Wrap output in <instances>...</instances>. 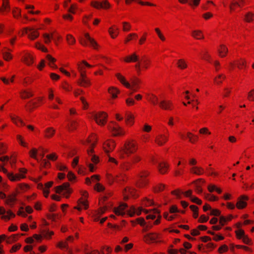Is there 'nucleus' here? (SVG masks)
I'll return each instance as SVG.
<instances>
[{
    "instance_id": "nucleus-11",
    "label": "nucleus",
    "mask_w": 254,
    "mask_h": 254,
    "mask_svg": "<svg viewBox=\"0 0 254 254\" xmlns=\"http://www.w3.org/2000/svg\"><path fill=\"white\" fill-rule=\"evenodd\" d=\"M109 127L114 136H122L125 134L123 129L115 124L112 123L109 126Z\"/></svg>"
},
{
    "instance_id": "nucleus-38",
    "label": "nucleus",
    "mask_w": 254,
    "mask_h": 254,
    "mask_svg": "<svg viewBox=\"0 0 254 254\" xmlns=\"http://www.w3.org/2000/svg\"><path fill=\"white\" fill-rule=\"evenodd\" d=\"M192 36L196 39H200L203 38L202 32L199 30H194L192 32Z\"/></svg>"
},
{
    "instance_id": "nucleus-13",
    "label": "nucleus",
    "mask_w": 254,
    "mask_h": 254,
    "mask_svg": "<svg viewBox=\"0 0 254 254\" xmlns=\"http://www.w3.org/2000/svg\"><path fill=\"white\" fill-rule=\"evenodd\" d=\"M249 199V197L246 195H241L238 199L236 203V207L239 209H242L246 207L247 203V200Z\"/></svg>"
},
{
    "instance_id": "nucleus-62",
    "label": "nucleus",
    "mask_w": 254,
    "mask_h": 254,
    "mask_svg": "<svg viewBox=\"0 0 254 254\" xmlns=\"http://www.w3.org/2000/svg\"><path fill=\"white\" fill-rule=\"evenodd\" d=\"M123 30L124 31H128L130 30L131 26L127 22H124L123 23Z\"/></svg>"
},
{
    "instance_id": "nucleus-17",
    "label": "nucleus",
    "mask_w": 254,
    "mask_h": 254,
    "mask_svg": "<svg viewBox=\"0 0 254 254\" xmlns=\"http://www.w3.org/2000/svg\"><path fill=\"white\" fill-rule=\"evenodd\" d=\"M127 207V205L126 203H122L118 207L114 208V212L117 215H124L125 214V209Z\"/></svg>"
},
{
    "instance_id": "nucleus-56",
    "label": "nucleus",
    "mask_w": 254,
    "mask_h": 254,
    "mask_svg": "<svg viewBox=\"0 0 254 254\" xmlns=\"http://www.w3.org/2000/svg\"><path fill=\"white\" fill-rule=\"evenodd\" d=\"M3 59L5 61H9L12 59L11 55L8 52H4L2 53Z\"/></svg>"
},
{
    "instance_id": "nucleus-21",
    "label": "nucleus",
    "mask_w": 254,
    "mask_h": 254,
    "mask_svg": "<svg viewBox=\"0 0 254 254\" xmlns=\"http://www.w3.org/2000/svg\"><path fill=\"white\" fill-rule=\"evenodd\" d=\"M168 139V136L166 135L160 134L155 139L156 143L160 146L163 145Z\"/></svg>"
},
{
    "instance_id": "nucleus-47",
    "label": "nucleus",
    "mask_w": 254,
    "mask_h": 254,
    "mask_svg": "<svg viewBox=\"0 0 254 254\" xmlns=\"http://www.w3.org/2000/svg\"><path fill=\"white\" fill-rule=\"evenodd\" d=\"M177 64L178 66L181 69H184L187 67V64L183 59L178 60Z\"/></svg>"
},
{
    "instance_id": "nucleus-30",
    "label": "nucleus",
    "mask_w": 254,
    "mask_h": 254,
    "mask_svg": "<svg viewBox=\"0 0 254 254\" xmlns=\"http://www.w3.org/2000/svg\"><path fill=\"white\" fill-rule=\"evenodd\" d=\"M228 50L227 48L223 45H221L220 46V49H218L219 56L221 57H225L227 53H228Z\"/></svg>"
},
{
    "instance_id": "nucleus-35",
    "label": "nucleus",
    "mask_w": 254,
    "mask_h": 254,
    "mask_svg": "<svg viewBox=\"0 0 254 254\" xmlns=\"http://www.w3.org/2000/svg\"><path fill=\"white\" fill-rule=\"evenodd\" d=\"M21 97L23 99L29 98L33 96L32 92L27 90H23L20 92Z\"/></svg>"
},
{
    "instance_id": "nucleus-31",
    "label": "nucleus",
    "mask_w": 254,
    "mask_h": 254,
    "mask_svg": "<svg viewBox=\"0 0 254 254\" xmlns=\"http://www.w3.org/2000/svg\"><path fill=\"white\" fill-rule=\"evenodd\" d=\"M84 36L86 39L90 43L91 46L96 49L97 46L96 42L93 38H91L88 33L85 34Z\"/></svg>"
},
{
    "instance_id": "nucleus-7",
    "label": "nucleus",
    "mask_w": 254,
    "mask_h": 254,
    "mask_svg": "<svg viewBox=\"0 0 254 254\" xmlns=\"http://www.w3.org/2000/svg\"><path fill=\"white\" fill-rule=\"evenodd\" d=\"M92 116L96 123L99 125H104L108 117L106 112H93Z\"/></svg>"
},
{
    "instance_id": "nucleus-24",
    "label": "nucleus",
    "mask_w": 254,
    "mask_h": 254,
    "mask_svg": "<svg viewBox=\"0 0 254 254\" xmlns=\"http://www.w3.org/2000/svg\"><path fill=\"white\" fill-rule=\"evenodd\" d=\"M42 97H38L35 100L30 101L29 102V106L32 108H36L40 105V102L42 101Z\"/></svg>"
},
{
    "instance_id": "nucleus-40",
    "label": "nucleus",
    "mask_w": 254,
    "mask_h": 254,
    "mask_svg": "<svg viewBox=\"0 0 254 254\" xmlns=\"http://www.w3.org/2000/svg\"><path fill=\"white\" fill-rule=\"evenodd\" d=\"M38 153V150L36 148H33L29 151V155L30 156L36 160L37 161H39V159L37 158V155Z\"/></svg>"
},
{
    "instance_id": "nucleus-57",
    "label": "nucleus",
    "mask_w": 254,
    "mask_h": 254,
    "mask_svg": "<svg viewBox=\"0 0 254 254\" xmlns=\"http://www.w3.org/2000/svg\"><path fill=\"white\" fill-rule=\"evenodd\" d=\"M209 217L206 216L204 215H202L200 216L198 219V222L199 223H205L208 220Z\"/></svg>"
},
{
    "instance_id": "nucleus-50",
    "label": "nucleus",
    "mask_w": 254,
    "mask_h": 254,
    "mask_svg": "<svg viewBox=\"0 0 254 254\" xmlns=\"http://www.w3.org/2000/svg\"><path fill=\"white\" fill-rule=\"evenodd\" d=\"M77 127V123L74 121H71L68 126V129L69 131L74 130Z\"/></svg>"
},
{
    "instance_id": "nucleus-12",
    "label": "nucleus",
    "mask_w": 254,
    "mask_h": 254,
    "mask_svg": "<svg viewBox=\"0 0 254 254\" xmlns=\"http://www.w3.org/2000/svg\"><path fill=\"white\" fill-rule=\"evenodd\" d=\"M116 146L115 142L112 140H107L103 145V148L106 153L112 151Z\"/></svg>"
},
{
    "instance_id": "nucleus-61",
    "label": "nucleus",
    "mask_w": 254,
    "mask_h": 254,
    "mask_svg": "<svg viewBox=\"0 0 254 254\" xmlns=\"http://www.w3.org/2000/svg\"><path fill=\"white\" fill-rule=\"evenodd\" d=\"M67 41L69 44H73L75 43V40L71 35H68L66 37Z\"/></svg>"
},
{
    "instance_id": "nucleus-43",
    "label": "nucleus",
    "mask_w": 254,
    "mask_h": 254,
    "mask_svg": "<svg viewBox=\"0 0 254 254\" xmlns=\"http://www.w3.org/2000/svg\"><path fill=\"white\" fill-rule=\"evenodd\" d=\"M77 203L78 205L80 204L83 205L85 209H87L88 208V204L87 199H84L83 197L80 198L78 200Z\"/></svg>"
},
{
    "instance_id": "nucleus-15",
    "label": "nucleus",
    "mask_w": 254,
    "mask_h": 254,
    "mask_svg": "<svg viewBox=\"0 0 254 254\" xmlns=\"http://www.w3.org/2000/svg\"><path fill=\"white\" fill-rule=\"evenodd\" d=\"M2 172L7 175L8 178L11 181H16L20 180L21 178L22 177L21 175H19V174H16L14 175L13 173H8L7 170L2 167Z\"/></svg>"
},
{
    "instance_id": "nucleus-10",
    "label": "nucleus",
    "mask_w": 254,
    "mask_h": 254,
    "mask_svg": "<svg viewBox=\"0 0 254 254\" xmlns=\"http://www.w3.org/2000/svg\"><path fill=\"white\" fill-rule=\"evenodd\" d=\"M91 5L97 9H107L110 7V4L107 0H104L101 2L98 1H92L91 2Z\"/></svg>"
},
{
    "instance_id": "nucleus-25",
    "label": "nucleus",
    "mask_w": 254,
    "mask_h": 254,
    "mask_svg": "<svg viewBox=\"0 0 254 254\" xmlns=\"http://www.w3.org/2000/svg\"><path fill=\"white\" fill-rule=\"evenodd\" d=\"M55 133V130L53 127H48L45 131V137L48 138L52 137Z\"/></svg>"
},
{
    "instance_id": "nucleus-1",
    "label": "nucleus",
    "mask_w": 254,
    "mask_h": 254,
    "mask_svg": "<svg viewBox=\"0 0 254 254\" xmlns=\"http://www.w3.org/2000/svg\"><path fill=\"white\" fill-rule=\"evenodd\" d=\"M137 149V147L135 142L133 141H127L125 143L124 146L118 152V154L120 158L124 159L125 157V155L128 156L130 154L134 153Z\"/></svg>"
},
{
    "instance_id": "nucleus-26",
    "label": "nucleus",
    "mask_w": 254,
    "mask_h": 254,
    "mask_svg": "<svg viewBox=\"0 0 254 254\" xmlns=\"http://www.w3.org/2000/svg\"><path fill=\"white\" fill-rule=\"evenodd\" d=\"M198 182H201L202 183H204V180L202 179H199L197 180L194 182V183L196 184L195 188V191L197 193L200 194L202 192V190L201 186L198 184Z\"/></svg>"
},
{
    "instance_id": "nucleus-63",
    "label": "nucleus",
    "mask_w": 254,
    "mask_h": 254,
    "mask_svg": "<svg viewBox=\"0 0 254 254\" xmlns=\"http://www.w3.org/2000/svg\"><path fill=\"white\" fill-rule=\"evenodd\" d=\"M143 204L144 205H146V206H147L153 205L154 202L152 199H148L145 198L143 201Z\"/></svg>"
},
{
    "instance_id": "nucleus-49",
    "label": "nucleus",
    "mask_w": 254,
    "mask_h": 254,
    "mask_svg": "<svg viewBox=\"0 0 254 254\" xmlns=\"http://www.w3.org/2000/svg\"><path fill=\"white\" fill-rule=\"evenodd\" d=\"M17 139L18 141L19 144L24 147H27V143L24 142L23 140L22 137L20 135H17L16 136Z\"/></svg>"
},
{
    "instance_id": "nucleus-9",
    "label": "nucleus",
    "mask_w": 254,
    "mask_h": 254,
    "mask_svg": "<svg viewBox=\"0 0 254 254\" xmlns=\"http://www.w3.org/2000/svg\"><path fill=\"white\" fill-rule=\"evenodd\" d=\"M124 199L125 200L128 199L129 196L137 197L138 194H136V190L131 187L126 188L123 191Z\"/></svg>"
},
{
    "instance_id": "nucleus-3",
    "label": "nucleus",
    "mask_w": 254,
    "mask_h": 254,
    "mask_svg": "<svg viewBox=\"0 0 254 254\" xmlns=\"http://www.w3.org/2000/svg\"><path fill=\"white\" fill-rule=\"evenodd\" d=\"M116 76L123 85L127 88L132 90L133 92L136 91L137 89L139 88L138 84L140 82V81L138 79L136 78L132 79L131 80V86L130 83L126 81L125 77L120 74H117Z\"/></svg>"
},
{
    "instance_id": "nucleus-36",
    "label": "nucleus",
    "mask_w": 254,
    "mask_h": 254,
    "mask_svg": "<svg viewBox=\"0 0 254 254\" xmlns=\"http://www.w3.org/2000/svg\"><path fill=\"white\" fill-rule=\"evenodd\" d=\"M11 119L12 122L17 126H24L25 124L18 117L11 116Z\"/></svg>"
},
{
    "instance_id": "nucleus-28",
    "label": "nucleus",
    "mask_w": 254,
    "mask_h": 254,
    "mask_svg": "<svg viewBox=\"0 0 254 254\" xmlns=\"http://www.w3.org/2000/svg\"><path fill=\"white\" fill-rule=\"evenodd\" d=\"M33 58L30 54H26L23 58V61L27 64L31 65L33 63Z\"/></svg>"
},
{
    "instance_id": "nucleus-20",
    "label": "nucleus",
    "mask_w": 254,
    "mask_h": 254,
    "mask_svg": "<svg viewBox=\"0 0 254 254\" xmlns=\"http://www.w3.org/2000/svg\"><path fill=\"white\" fill-rule=\"evenodd\" d=\"M144 211L145 213H148V210L145 209H143L141 207H139L137 211H135V207L133 206H132L130 207L129 209L127 211V213L130 216L132 217L134 215L135 213H136L137 215H139L141 214V211Z\"/></svg>"
},
{
    "instance_id": "nucleus-4",
    "label": "nucleus",
    "mask_w": 254,
    "mask_h": 254,
    "mask_svg": "<svg viewBox=\"0 0 254 254\" xmlns=\"http://www.w3.org/2000/svg\"><path fill=\"white\" fill-rule=\"evenodd\" d=\"M148 99L153 104H158L162 110H171L174 109L171 102L165 100L159 101L158 98L154 95L149 96Z\"/></svg>"
},
{
    "instance_id": "nucleus-32",
    "label": "nucleus",
    "mask_w": 254,
    "mask_h": 254,
    "mask_svg": "<svg viewBox=\"0 0 254 254\" xmlns=\"http://www.w3.org/2000/svg\"><path fill=\"white\" fill-rule=\"evenodd\" d=\"M125 121L128 126H132L134 123V116L131 114H127L126 116Z\"/></svg>"
},
{
    "instance_id": "nucleus-23",
    "label": "nucleus",
    "mask_w": 254,
    "mask_h": 254,
    "mask_svg": "<svg viewBox=\"0 0 254 254\" xmlns=\"http://www.w3.org/2000/svg\"><path fill=\"white\" fill-rule=\"evenodd\" d=\"M158 170L162 174L166 173L168 169V165L165 162H161L159 164Z\"/></svg>"
},
{
    "instance_id": "nucleus-48",
    "label": "nucleus",
    "mask_w": 254,
    "mask_h": 254,
    "mask_svg": "<svg viewBox=\"0 0 254 254\" xmlns=\"http://www.w3.org/2000/svg\"><path fill=\"white\" fill-rule=\"evenodd\" d=\"M165 188V185L162 184H158L155 186L154 188V191L155 192H159L164 190Z\"/></svg>"
},
{
    "instance_id": "nucleus-53",
    "label": "nucleus",
    "mask_w": 254,
    "mask_h": 254,
    "mask_svg": "<svg viewBox=\"0 0 254 254\" xmlns=\"http://www.w3.org/2000/svg\"><path fill=\"white\" fill-rule=\"evenodd\" d=\"M94 189L97 191L101 192L105 190V187L100 183H97L94 187Z\"/></svg>"
},
{
    "instance_id": "nucleus-33",
    "label": "nucleus",
    "mask_w": 254,
    "mask_h": 254,
    "mask_svg": "<svg viewBox=\"0 0 254 254\" xmlns=\"http://www.w3.org/2000/svg\"><path fill=\"white\" fill-rule=\"evenodd\" d=\"M190 171L195 174L197 175H201L204 173V170L201 167H192Z\"/></svg>"
},
{
    "instance_id": "nucleus-59",
    "label": "nucleus",
    "mask_w": 254,
    "mask_h": 254,
    "mask_svg": "<svg viewBox=\"0 0 254 254\" xmlns=\"http://www.w3.org/2000/svg\"><path fill=\"white\" fill-rule=\"evenodd\" d=\"M248 99L249 101H254V89L250 91L248 94Z\"/></svg>"
},
{
    "instance_id": "nucleus-37",
    "label": "nucleus",
    "mask_w": 254,
    "mask_h": 254,
    "mask_svg": "<svg viewBox=\"0 0 254 254\" xmlns=\"http://www.w3.org/2000/svg\"><path fill=\"white\" fill-rule=\"evenodd\" d=\"M5 213H6V214L2 215L1 218L6 221L9 220L11 217L13 218L15 216V214L10 210L7 211Z\"/></svg>"
},
{
    "instance_id": "nucleus-46",
    "label": "nucleus",
    "mask_w": 254,
    "mask_h": 254,
    "mask_svg": "<svg viewBox=\"0 0 254 254\" xmlns=\"http://www.w3.org/2000/svg\"><path fill=\"white\" fill-rule=\"evenodd\" d=\"M235 233L236 234V236L238 239H241L243 238V237L245 235V232L242 229H238L235 231Z\"/></svg>"
},
{
    "instance_id": "nucleus-14",
    "label": "nucleus",
    "mask_w": 254,
    "mask_h": 254,
    "mask_svg": "<svg viewBox=\"0 0 254 254\" xmlns=\"http://www.w3.org/2000/svg\"><path fill=\"white\" fill-rule=\"evenodd\" d=\"M159 235L155 233H150L145 235L143 237L144 241L149 244L151 242H154L158 238Z\"/></svg>"
},
{
    "instance_id": "nucleus-6",
    "label": "nucleus",
    "mask_w": 254,
    "mask_h": 254,
    "mask_svg": "<svg viewBox=\"0 0 254 254\" xmlns=\"http://www.w3.org/2000/svg\"><path fill=\"white\" fill-rule=\"evenodd\" d=\"M69 183L66 182L62 185L57 186L55 188V191L57 193L63 192V195L66 198H68L72 192L71 189L69 188Z\"/></svg>"
},
{
    "instance_id": "nucleus-39",
    "label": "nucleus",
    "mask_w": 254,
    "mask_h": 254,
    "mask_svg": "<svg viewBox=\"0 0 254 254\" xmlns=\"http://www.w3.org/2000/svg\"><path fill=\"white\" fill-rule=\"evenodd\" d=\"M46 58L49 62V64L51 67L54 68H57V66L54 64V63L56 61V59L55 58H53L50 55H47Z\"/></svg>"
},
{
    "instance_id": "nucleus-5",
    "label": "nucleus",
    "mask_w": 254,
    "mask_h": 254,
    "mask_svg": "<svg viewBox=\"0 0 254 254\" xmlns=\"http://www.w3.org/2000/svg\"><path fill=\"white\" fill-rule=\"evenodd\" d=\"M78 69L80 71V77L77 81V84L83 87H86L91 85L90 80L87 77L85 71L83 70V67L78 64Z\"/></svg>"
},
{
    "instance_id": "nucleus-45",
    "label": "nucleus",
    "mask_w": 254,
    "mask_h": 254,
    "mask_svg": "<svg viewBox=\"0 0 254 254\" xmlns=\"http://www.w3.org/2000/svg\"><path fill=\"white\" fill-rule=\"evenodd\" d=\"M132 1H135L142 5H150V6H154V4L153 3H149L148 2H144L140 1V0H126V3L127 4H129Z\"/></svg>"
},
{
    "instance_id": "nucleus-2",
    "label": "nucleus",
    "mask_w": 254,
    "mask_h": 254,
    "mask_svg": "<svg viewBox=\"0 0 254 254\" xmlns=\"http://www.w3.org/2000/svg\"><path fill=\"white\" fill-rule=\"evenodd\" d=\"M97 143V138L96 135L92 133L91 134L85 141L83 142L84 145H90V149L87 150V153L88 155L92 156L91 161L94 163L97 164L99 162V158L98 156L93 155L94 152V147L95 146Z\"/></svg>"
},
{
    "instance_id": "nucleus-16",
    "label": "nucleus",
    "mask_w": 254,
    "mask_h": 254,
    "mask_svg": "<svg viewBox=\"0 0 254 254\" xmlns=\"http://www.w3.org/2000/svg\"><path fill=\"white\" fill-rule=\"evenodd\" d=\"M17 194L15 192H13L9 195H8L6 199L5 200V203L9 205L10 207H13L17 199H16Z\"/></svg>"
},
{
    "instance_id": "nucleus-22",
    "label": "nucleus",
    "mask_w": 254,
    "mask_h": 254,
    "mask_svg": "<svg viewBox=\"0 0 254 254\" xmlns=\"http://www.w3.org/2000/svg\"><path fill=\"white\" fill-rule=\"evenodd\" d=\"M124 61L126 62L129 63L131 62H135L139 61L138 56L135 53H132L131 55L127 57Z\"/></svg>"
},
{
    "instance_id": "nucleus-51",
    "label": "nucleus",
    "mask_w": 254,
    "mask_h": 254,
    "mask_svg": "<svg viewBox=\"0 0 254 254\" xmlns=\"http://www.w3.org/2000/svg\"><path fill=\"white\" fill-rule=\"evenodd\" d=\"M185 98L189 100V101L187 103L188 104H192V106L193 108L195 107V104H196L197 103V99H193L192 100H190V97L188 95H186L185 96Z\"/></svg>"
},
{
    "instance_id": "nucleus-54",
    "label": "nucleus",
    "mask_w": 254,
    "mask_h": 254,
    "mask_svg": "<svg viewBox=\"0 0 254 254\" xmlns=\"http://www.w3.org/2000/svg\"><path fill=\"white\" fill-rule=\"evenodd\" d=\"M254 16V14L251 12H248L245 15V20L248 22H250L253 20V17Z\"/></svg>"
},
{
    "instance_id": "nucleus-41",
    "label": "nucleus",
    "mask_w": 254,
    "mask_h": 254,
    "mask_svg": "<svg viewBox=\"0 0 254 254\" xmlns=\"http://www.w3.org/2000/svg\"><path fill=\"white\" fill-rule=\"evenodd\" d=\"M204 198L209 201H214L218 200V197L209 193H204Z\"/></svg>"
},
{
    "instance_id": "nucleus-42",
    "label": "nucleus",
    "mask_w": 254,
    "mask_h": 254,
    "mask_svg": "<svg viewBox=\"0 0 254 254\" xmlns=\"http://www.w3.org/2000/svg\"><path fill=\"white\" fill-rule=\"evenodd\" d=\"M77 203L78 205L80 204L83 205L85 209H87L88 208V204L87 199H84L83 197L80 198L78 200Z\"/></svg>"
},
{
    "instance_id": "nucleus-60",
    "label": "nucleus",
    "mask_w": 254,
    "mask_h": 254,
    "mask_svg": "<svg viewBox=\"0 0 254 254\" xmlns=\"http://www.w3.org/2000/svg\"><path fill=\"white\" fill-rule=\"evenodd\" d=\"M228 250V247L226 245H223L218 249V252L220 254L227 252Z\"/></svg>"
},
{
    "instance_id": "nucleus-19",
    "label": "nucleus",
    "mask_w": 254,
    "mask_h": 254,
    "mask_svg": "<svg viewBox=\"0 0 254 254\" xmlns=\"http://www.w3.org/2000/svg\"><path fill=\"white\" fill-rule=\"evenodd\" d=\"M25 30L29 38L32 40H34L39 36V33L37 30L26 28Z\"/></svg>"
},
{
    "instance_id": "nucleus-27",
    "label": "nucleus",
    "mask_w": 254,
    "mask_h": 254,
    "mask_svg": "<svg viewBox=\"0 0 254 254\" xmlns=\"http://www.w3.org/2000/svg\"><path fill=\"white\" fill-rule=\"evenodd\" d=\"M53 181H50L45 184V189H44V195L45 197H48L49 194V189L52 187L53 185Z\"/></svg>"
},
{
    "instance_id": "nucleus-55",
    "label": "nucleus",
    "mask_w": 254,
    "mask_h": 254,
    "mask_svg": "<svg viewBox=\"0 0 254 254\" xmlns=\"http://www.w3.org/2000/svg\"><path fill=\"white\" fill-rule=\"evenodd\" d=\"M125 180V176L124 175H118L115 178V181L117 183H120L122 181H124Z\"/></svg>"
},
{
    "instance_id": "nucleus-44",
    "label": "nucleus",
    "mask_w": 254,
    "mask_h": 254,
    "mask_svg": "<svg viewBox=\"0 0 254 254\" xmlns=\"http://www.w3.org/2000/svg\"><path fill=\"white\" fill-rule=\"evenodd\" d=\"M43 36L45 39V43L46 44H48L50 42L51 39H52L54 40H55V36L53 34H52L51 35H50L48 34H44Z\"/></svg>"
},
{
    "instance_id": "nucleus-58",
    "label": "nucleus",
    "mask_w": 254,
    "mask_h": 254,
    "mask_svg": "<svg viewBox=\"0 0 254 254\" xmlns=\"http://www.w3.org/2000/svg\"><path fill=\"white\" fill-rule=\"evenodd\" d=\"M221 214V211L217 209H213L211 210L210 215L215 216H219Z\"/></svg>"
},
{
    "instance_id": "nucleus-52",
    "label": "nucleus",
    "mask_w": 254,
    "mask_h": 254,
    "mask_svg": "<svg viewBox=\"0 0 254 254\" xmlns=\"http://www.w3.org/2000/svg\"><path fill=\"white\" fill-rule=\"evenodd\" d=\"M225 77L226 76L223 74H219L217 77L214 78V81L218 84H221L222 83V81L220 80V79H225Z\"/></svg>"
},
{
    "instance_id": "nucleus-34",
    "label": "nucleus",
    "mask_w": 254,
    "mask_h": 254,
    "mask_svg": "<svg viewBox=\"0 0 254 254\" xmlns=\"http://www.w3.org/2000/svg\"><path fill=\"white\" fill-rule=\"evenodd\" d=\"M108 92L112 95V98L115 99L117 97V93L119 91L114 87H111L109 88Z\"/></svg>"
},
{
    "instance_id": "nucleus-8",
    "label": "nucleus",
    "mask_w": 254,
    "mask_h": 254,
    "mask_svg": "<svg viewBox=\"0 0 254 254\" xmlns=\"http://www.w3.org/2000/svg\"><path fill=\"white\" fill-rule=\"evenodd\" d=\"M149 173L147 171H143L139 174V179L137 183V186L138 188H143L145 187L148 183V181L146 177L149 175Z\"/></svg>"
},
{
    "instance_id": "nucleus-29",
    "label": "nucleus",
    "mask_w": 254,
    "mask_h": 254,
    "mask_svg": "<svg viewBox=\"0 0 254 254\" xmlns=\"http://www.w3.org/2000/svg\"><path fill=\"white\" fill-rule=\"evenodd\" d=\"M187 137L189 139L190 142L192 143H195L198 139V137L197 135L193 134L191 132H188Z\"/></svg>"
},
{
    "instance_id": "nucleus-18",
    "label": "nucleus",
    "mask_w": 254,
    "mask_h": 254,
    "mask_svg": "<svg viewBox=\"0 0 254 254\" xmlns=\"http://www.w3.org/2000/svg\"><path fill=\"white\" fill-rule=\"evenodd\" d=\"M192 190H190L185 192H182L180 190H176L171 192V193L172 194L175 195L177 198L178 199H181L182 198V194L184 193L186 196L187 197H190L191 195L192 194Z\"/></svg>"
},
{
    "instance_id": "nucleus-64",
    "label": "nucleus",
    "mask_w": 254,
    "mask_h": 254,
    "mask_svg": "<svg viewBox=\"0 0 254 254\" xmlns=\"http://www.w3.org/2000/svg\"><path fill=\"white\" fill-rule=\"evenodd\" d=\"M131 164L129 162H125L122 165V169L126 171L128 170L131 167Z\"/></svg>"
}]
</instances>
